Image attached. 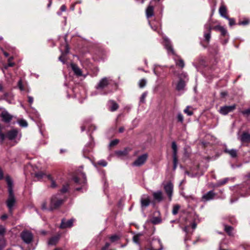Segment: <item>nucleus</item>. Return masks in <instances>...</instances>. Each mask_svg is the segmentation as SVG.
Returning a JSON list of instances; mask_svg holds the SVG:
<instances>
[{
    "label": "nucleus",
    "instance_id": "nucleus-1",
    "mask_svg": "<svg viewBox=\"0 0 250 250\" xmlns=\"http://www.w3.org/2000/svg\"><path fill=\"white\" fill-rule=\"evenodd\" d=\"M5 180L7 184L8 190L9 192V196L6 201V205L9 209L10 212H11L13 207L16 203V199L13 190V182L12 179L9 176H6Z\"/></svg>",
    "mask_w": 250,
    "mask_h": 250
},
{
    "label": "nucleus",
    "instance_id": "nucleus-2",
    "mask_svg": "<svg viewBox=\"0 0 250 250\" xmlns=\"http://www.w3.org/2000/svg\"><path fill=\"white\" fill-rule=\"evenodd\" d=\"M63 202V200L59 198L58 195H54L50 199L48 206L47 202L44 201L42 204L41 208L42 210L52 211L59 208Z\"/></svg>",
    "mask_w": 250,
    "mask_h": 250
},
{
    "label": "nucleus",
    "instance_id": "nucleus-3",
    "mask_svg": "<svg viewBox=\"0 0 250 250\" xmlns=\"http://www.w3.org/2000/svg\"><path fill=\"white\" fill-rule=\"evenodd\" d=\"M112 80L110 78L104 77L101 79L95 86L97 90H103L107 87L111 82Z\"/></svg>",
    "mask_w": 250,
    "mask_h": 250
},
{
    "label": "nucleus",
    "instance_id": "nucleus-4",
    "mask_svg": "<svg viewBox=\"0 0 250 250\" xmlns=\"http://www.w3.org/2000/svg\"><path fill=\"white\" fill-rule=\"evenodd\" d=\"M0 117L5 123H9L13 119V116L7 110L2 107H0Z\"/></svg>",
    "mask_w": 250,
    "mask_h": 250
},
{
    "label": "nucleus",
    "instance_id": "nucleus-5",
    "mask_svg": "<svg viewBox=\"0 0 250 250\" xmlns=\"http://www.w3.org/2000/svg\"><path fill=\"white\" fill-rule=\"evenodd\" d=\"M148 158V155L145 153L139 157L133 163L132 165L135 167H140L144 165Z\"/></svg>",
    "mask_w": 250,
    "mask_h": 250
},
{
    "label": "nucleus",
    "instance_id": "nucleus-6",
    "mask_svg": "<svg viewBox=\"0 0 250 250\" xmlns=\"http://www.w3.org/2000/svg\"><path fill=\"white\" fill-rule=\"evenodd\" d=\"M22 240L26 243H30L33 239L32 234L29 231H23L21 234Z\"/></svg>",
    "mask_w": 250,
    "mask_h": 250
},
{
    "label": "nucleus",
    "instance_id": "nucleus-7",
    "mask_svg": "<svg viewBox=\"0 0 250 250\" xmlns=\"http://www.w3.org/2000/svg\"><path fill=\"white\" fill-rule=\"evenodd\" d=\"M235 108V104H233L230 106H224L220 107L219 112L221 114L226 115L229 113L233 111Z\"/></svg>",
    "mask_w": 250,
    "mask_h": 250
},
{
    "label": "nucleus",
    "instance_id": "nucleus-8",
    "mask_svg": "<svg viewBox=\"0 0 250 250\" xmlns=\"http://www.w3.org/2000/svg\"><path fill=\"white\" fill-rule=\"evenodd\" d=\"M18 135H19V138H20L21 137V134L19 133V131L17 129H13L9 131L7 133L6 137L8 139L12 140L16 139Z\"/></svg>",
    "mask_w": 250,
    "mask_h": 250
},
{
    "label": "nucleus",
    "instance_id": "nucleus-9",
    "mask_svg": "<svg viewBox=\"0 0 250 250\" xmlns=\"http://www.w3.org/2000/svg\"><path fill=\"white\" fill-rule=\"evenodd\" d=\"M173 186L171 183L169 182L164 186V189L168 196L169 201L171 200Z\"/></svg>",
    "mask_w": 250,
    "mask_h": 250
},
{
    "label": "nucleus",
    "instance_id": "nucleus-10",
    "mask_svg": "<svg viewBox=\"0 0 250 250\" xmlns=\"http://www.w3.org/2000/svg\"><path fill=\"white\" fill-rule=\"evenodd\" d=\"M74 220H75L74 219H71L68 220H66L65 219H62V220L61 224L60 225V228L65 229L72 227L73 226Z\"/></svg>",
    "mask_w": 250,
    "mask_h": 250
},
{
    "label": "nucleus",
    "instance_id": "nucleus-11",
    "mask_svg": "<svg viewBox=\"0 0 250 250\" xmlns=\"http://www.w3.org/2000/svg\"><path fill=\"white\" fill-rule=\"evenodd\" d=\"M205 28L206 31L204 32V38L205 40L208 42H209L211 37V30L212 29L210 23H207L205 25Z\"/></svg>",
    "mask_w": 250,
    "mask_h": 250
},
{
    "label": "nucleus",
    "instance_id": "nucleus-12",
    "mask_svg": "<svg viewBox=\"0 0 250 250\" xmlns=\"http://www.w3.org/2000/svg\"><path fill=\"white\" fill-rule=\"evenodd\" d=\"M162 243L159 239L153 240L151 243L149 250H162Z\"/></svg>",
    "mask_w": 250,
    "mask_h": 250
},
{
    "label": "nucleus",
    "instance_id": "nucleus-13",
    "mask_svg": "<svg viewBox=\"0 0 250 250\" xmlns=\"http://www.w3.org/2000/svg\"><path fill=\"white\" fill-rule=\"evenodd\" d=\"M238 139L243 143H250V134L248 132H244L238 137Z\"/></svg>",
    "mask_w": 250,
    "mask_h": 250
},
{
    "label": "nucleus",
    "instance_id": "nucleus-14",
    "mask_svg": "<svg viewBox=\"0 0 250 250\" xmlns=\"http://www.w3.org/2000/svg\"><path fill=\"white\" fill-rule=\"evenodd\" d=\"M215 195V193L214 191L213 190H210L204 194L202 197V199L205 201H209L213 199Z\"/></svg>",
    "mask_w": 250,
    "mask_h": 250
},
{
    "label": "nucleus",
    "instance_id": "nucleus-15",
    "mask_svg": "<svg viewBox=\"0 0 250 250\" xmlns=\"http://www.w3.org/2000/svg\"><path fill=\"white\" fill-rule=\"evenodd\" d=\"M79 176L82 177V180L81 181H80L79 177H76L74 178V180L75 183L80 184H83L84 185L86 183V176L85 174L83 173H81Z\"/></svg>",
    "mask_w": 250,
    "mask_h": 250
},
{
    "label": "nucleus",
    "instance_id": "nucleus-16",
    "mask_svg": "<svg viewBox=\"0 0 250 250\" xmlns=\"http://www.w3.org/2000/svg\"><path fill=\"white\" fill-rule=\"evenodd\" d=\"M224 152L230 155V156L232 158H235L237 156V150L235 149H229L227 148H226L224 149Z\"/></svg>",
    "mask_w": 250,
    "mask_h": 250
},
{
    "label": "nucleus",
    "instance_id": "nucleus-17",
    "mask_svg": "<svg viewBox=\"0 0 250 250\" xmlns=\"http://www.w3.org/2000/svg\"><path fill=\"white\" fill-rule=\"evenodd\" d=\"M153 196L154 199L160 202L163 199V193L161 191L158 190L153 193Z\"/></svg>",
    "mask_w": 250,
    "mask_h": 250
},
{
    "label": "nucleus",
    "instance_id": "nucleus-18",
    "mask_svg": "<svg viewBox=\"0 0 250 250\" xmlns=\"http://www.w3.org/2000/svg\"><path fill=\"white\" fill-rule=\"evenodd\" d=\"M164 45L168 51H170L172 54H174V52L170 42L167 38L164 39Z\"/></svg>",
    "mask_w": 250,
    "mask_h": 250
},
{
    "label": "nucleus",
    "instance_id": "nucleus-19",
    "mask_svg": "<svg viewBox=\"0 0 250 250\" xmlns=\"http://www.w3.org/2000/svg\"><path fill=\"white\" fill-rule=\"evenodd\" d=\"M108 106L109 110L112 112L116 111L119 107L118 104L112 100L108 102Z\"/></svg>",
    "mask_w": 250,
    "mask_h": 250
},
{
    "label": "nucleus",
    "instance_id": "nucleus-20",
    "mask_svg": "<svg viewBox=\"0 0 250 250\" xmlns=\"http://www.w3.org/2000/svg\"><path fill=\"white\" fill-rule=\"evenodd\" d=\"M71 68L74 73L78 76H82V71L81 69L75 64L72 63L71 64Z\"/></svg>",
    "mask_w": 250,
    "mask_h": 250
},
{
    "label": "nucleus",
    "instance_id": "nucleus-21",
    "mask_svg": "<svg viewBox=\"0 0 250 250\" xmlns=\"http://www.w3.org/2000/svg\"><path fill=\"white\" fill-rule=\"evenodd\" d=\"M146 16L147 18L152 17L154 15V7L152 5H149L146 9Z\"/></svg>",
    "mask_w": 250,
    "mask_h": 250
},
{
    "label": "nucleus",
    "instance_id": "nucleus-22",
    "mask_svg": "<svg viewBox=\"0 0 250 250\" xmlns=\"http://www.w3.org/2000/svg\"><path fill=\"white\" fill-rule=\"evenodd\" d=\"M141 206L142 208H146L150 204L149 198L147 196L146 198H142L141 200Z\"/></svg>",
    "mask_w": 250,
    "mask_h": 250
},
{
    "label": "nucleus",
    "instance_id": "nucleus-23",
    "mask_svg": "<svg viewBox=\"0 0 250 250\" xmlns=\"http://www.w3.org/2000/svg\"><path fill=\"white\" fill-rule=\"evenodd\" d=\"M219 12L220 15L224 18H228L227 14V8L224 5H222L219 9Z\"/></svg>",
    "mask_w": 250,
    "mask_h": 250
},
{
    "label": "nucleus",
    "instance_id": "nucleus-24",
    "mask_svg": "<svg viewBox=\"0 0 250 250\" xmlns=\"http://www.w3.org/2000/svg\"><path fill=\"white\" fill-rule=\"evenodd\" d=\"M186 85V81L180 79L176 85V89L178 91L182 90Z\"/></svg>",
    "mask_w": 250,
    "mask_h": 250
},
{
    "label": "nucleus",
    "instance_id": "nucleus-25",
    "mask_svg": "<svg viewBox=\"0 0 250 250\" xmlns=\"http://www.w3.org/2000/svg\"><path fill=\"white\" fill-rule=\"evenodd\" d=\"M69 53V48L68 47V45H66L65 46V50L64 52H62V55L60 56L59 58V60L62 62L63 63H64L65 62V60L64 58V56L65 55L68 54Z\"/></svg>",
    "mask_w": 250,
    "mask_h": 250
},
{
    "label": "nucleus",
    "instance_id": "nucleus-26",
    "mask_svg": "<svg viewBox=\"0 0 250 250\" xmlns=\"http://www.w3.org/2000/svg\"><path fill=\"white\" fill-rule=\"evenodd\" d=\"M59 238L60 236L59 235L51 238L48 242V244L49 245H54L56 244L58 242Z\"/></svg>",
    "mask_w": 250,
    "mask_h": 250
},
{
    "label": "nucleus",
    "instance_id": "nucleus-27",
    "mask_svg": "<svg viewBox=\"0 0 250 250\" xmlns=\"http://www.w3.org/2000/svg\"><path fill=\"white\" fill-rule=\"evenodd\" d=\"M172 148L173 150V157H177V147L175 142L172 143Z\"/></svg>",
    "mask_w": 250,
    "mask_h": 250
},
{
    "label": "nucleus",
    "instance_id": "nucleus-28",
    "mask_svg": "<svg viewBox=\"0 0 250 250\" xmlns=\"http://www.w3.org/2000/svg\"><path fill=\"white\" fill-rule=\"evenodd\" d=\"M181 207L179 205H175L173 206V208H172V214L173 215H176L178 212V211L179 210V209Z\"/></svg>",
    "mask_w": 250,
    "mask_h": 250
},
{
    "label": "nucleus",
    "instance_id": "nucleus-29",
    "mask_svg": "<svg viewBox=\"0 0 250 250\" xmlns=\"http://www.w3.org/2000/svg\"><path fill=\"white\" fill-rule=\"evenodd\" d=\"M13 57H10L8 59V64L7 65H5L4 66V68L5 69H7V68L8 67H12V66H13L14 65H15V63L13 62H12L11 61L13 60Z\"/></svg>",
    "mask_w": 250,
    "mask_h": 250
},
{
    "label": "nucleus",
    "instance_id": "nucleus-30",
    "mask_svg": "<svg viewBox=\"0 0 250 250\" xmlns=\"http://www.w3.org/2000/svg\"><path fill=\"white\" fill-rule=\"evenodd\" d=\"M233 228L231 227L230 226H225V231L228 233L229 235H231L232 234V231Z\"/></svg>",
    "mask_w": 250,
    "mask_h": 250
},
{
    "label": "nucleus",
    "instance_id": "nucleus-31",
    "mask_svg": "<svg viewBox=\"0 0 250 250\" xmlns=\"http://www.w3.org/2000/svg\"><path fill=\"white\" fill-rule=\"evenodd\" d=\"M146 81L144 79H142L139 82V86L140 88H143L146 86Z\"/></svg>",
    "mask_w": 250,
    "mask_h": 250
},
{
    "label": "nucleus",
    "instance_id": "nucleus-32",
    "mask_svg": "<svg viewBox=\"0 0 250 250\" xmlns=\"http://www.w3.org/2000/svg\"><path fill=\"white\" fill-rule=\"evenodd\" d=\"M176 64L177 65H178L182 68H183L185 66V63L183 60L179 59L178 61L176 62Z\"/></svg>",
    "mask_w": 250,
    "mask_h": 250
},
{
    "label": "nucleus",
    "instance_id": "nucleus-33",
    "mask_svg": "<svg viewBox=\"0 0 250 250\" xmlns=\"http://www.w3.org/2000/svg\"><path fill=\"white\" fill-rule=\"evenodd\" d=\"M19 124L22 127H26L27 126V123L25 120H21L18 122Z\"/></svg>",
    "mask_w": 250,
    "mask_h": 250
},
{
    "label": "nucleus",
    "instance_id": "nucleus-34",
    "mask_svg": "<svg viewBox=\"0 0 250 250\" xmlns=\"http://www.w3.org/2000/svg\"><path fill=\"white\" fill-rule=\"evenodd\" d=\"M151 222L154 224H157L160 223L161 222V220L158 217H154L152 219Z\"/></svg>",
    "mask_w": 250,
    "mask_h": 250
},
{
    "label": "nucleus",
    "instance_id": "nucleus-35",
    "mask_svg": "<svg viewBox=\"0 0 250 250\" xmlns=\"http://www.w3.org/2000/svg\"><path fill=\"white\" fill-rule=\"evenodd\" d=\"M147 96V92H144L142 94L140 97V102L144 103L145 102V99Z\"/></svg>",
    "mask_w": 250,
    "mask_h": 250
},
{
    "label": "nucleus",
    "instance_id": "nucleus-36",
    "mask_svg": "<svg viewBox=\"0 0 250 250\" xmlns=\"http://www.w3.org/2000/svg\"><path fill=\"white\" fill-rule=\"evenodd\" d=\"M190 107L189 106H188L186 109H184V112L187 114L188 116H191L193 114V112L191 110H189V108Z\"/></svg>",
    "mask_w": 250,
    "mask_h": 250
},
{
    "label": "nucleus",
    "instance_id": "nucleus-37",
    "mask_svg": "<svg viewBox=\"0 0 250 250\" xmlns=\"http://www.w3.org/2000/svg\"><path fill=\"white\" fill-rule=\"evenodd\" d=\"M177 120L179 122L182 123L184 121V117L182 113H179L177 115Z\"/></svg>",
    "mask_w": 250,
    "mask_h": 250
},
{
    "label": "nucleus",
    "instance_id": "nucleus-38",
    "mask_svg": "<svg viewBox=\"0 0 250 250\" xmlns=\"http://www.w3.org/2000/svg\"><path fill=\"white\" fill-rule=\"evenodd\" d=\"M228 178H225L223 180L218 181V185L219 186H222V185L225 184L226 183H227L228 182Z\"/></svg>",
    "mask_w": 250,
    "mask_h": 250
},
{
    "label": "nucleus",
    "instance_id": "nucleus-39",
    "mask_svg": "<svg viewBox=\"0 0 250 250\" xmlns=\"http://www.w3.org/2000/svg\"><path fill=\"white\" fill-rule=\"evenodd\" d=\"M5 246V241L3 238L0 239V250Z\"/></svg>",
    "mask_w": 250,
    "mask_h": 250
},
{
    "label": "nucleus",
    "instance_id": "nucleus-40",
    "mask_svg": "<svg viewBox=\"0 0 250 250\" xmlns=\"http://www.w3.org/2000/svg\"><path fill=\"white\" fill-rule=\"evenodd\" d=\"M44 176V173L42 172H40L35 174V177L38 179H41Z\"/></svg>",
    "mask_w": 250,
    "mask_h": 250
},
{
    "label": "nucleus",
    "instance_id": "nucleus-41",
    "mask_svg": "<svg viewBox=\"0 0 250 250\" xmlns=\"http://www.w3.org/2000/svg\"><path fill=\"white\" fill-rule=\"evenodd\" d=\"M117 154L119 156H125L127 154V152L126 150H124L123 151H119L117 152Z\"/></svg>",
    "mask_w": 250,
    "mask_h": 250
},
{
    "label": "nucleus",
    "instance_id": "nucleus-42",
    "mask_svg": "<svg viewBox=\"0 0 250 250\" xmlns=\"http://www.w3.org/2000/svg\"><path fill=\"white\" fill-rule=\"evenodd\" d=\"M173 169L175 170L177 166L178 159L177 157H173Z\"/></svg>",
    "mask_w": 250,
    "mask_h": 250
},
{
    "label": "nucleus",
    "instance_id": "nucleus-43",
    "mask_svg": "<svg viewBox=\"0 0 250 250\" xmlns=\"http://www.w3.org/2000/svg\"><path fill=\"white\" fill-rule=\"evenodd\" d=\"M140 235H136L133 236V240L135 243L139 244L140 240Z\"/></svg>",
    "mask_w": 250,
    "mask_h": 250
},
{
    "label": "nucleus",
    "instance_id": "nucleus-44",
    "mask_svg": "<svg viewBox=\"0 0 250 250\" xmlns=\"http://www.w3.org/2000/svg\"><path fill=\"white\" fill-rule=\"evenodd\" d=\"M110 239L112 242H115L119 239V237L117 235H114L110 237Z\"/></svg>",
    "mask_w": 250,
    "mask_h": 250
},
{
    "label": "nucleus",
    "instance_id": "nucleus-45",
    "mask_svg": "<svg viewBox=\"0 0 250 250\" xmlns=\"http://www.w3.org/2000/svg\"><path fill=\"white\" fill-rule=\"evenodd\" d=\"M226 19L229 20V25L230 26L233 25H234L235 24V21H234V20L233 19L229 18L228 17V18H226Z\"/></svg>",
    "mask_w": 250,
    "mask_h": 250
},
{
    "label": "nucleus",
    "instance_id": "nucleus-46",
    "mask_svg": "<svg viewBox=\"0 0 250 250\" xmlns=\"http://www.w3.org/2000/svg\"><path fill=\"white\" fill-rule=\"evenodd\" d=\"M99 165H101V166H102L103 167H105L107 165V163L104 160H100L99 161L98 163H97Z\"/></svg>",
    "mask_w": 250,
    "mask_h": 250
},
{
    "label": "nucleus",
    "instance_id": "nucleus-47",
    "mask_svg": "<svg viewBox=\"0 0 250 250\" xmlns=\"http://www.w3.org/2000/svg\"><path fill=\"white\" fill-rule=\"evenodd\" d=\"M118 142H119L118 140L116 139V140H113L110 142L109 146H114L116 145L118 143Z\"/></svg>",
    "mask_w": 250,
    "mask_h": 250
},
{
    "label": "nucleus",
    "instance_id": "nucleus-48",
    "mask_svg": "<svg viewBox=\"0 0 250 250\" xmlns=\"http://www.w3.org/2000/svg\"><path fill=\"white\" fill-rule=\"evenodd\" d=\"M68 185H66L63 186L62 188L61 189V192L62 193H65L68 190Z\"/></svg>",
    "mask_w": 250,
    "mask_h": 250
},
{
    "label": "nucleus",
    "instance_id": "nucleus-49",
    "mask_svg": "<svg viewBox=\"0 0 250 250\" xmlns=\"http://www.w3.org/2000/svg\"><path fill=\"white\" fill-rule=\"evenodd\" d=\"M18 87L21 90L23 91L24 90V87L22 83L21 80H20L18 82Z\"/></svg>",
    "mask_w": 250,
    "mask_h": 250
},
{
    "label": "nucleus",
    "instance_id": "nucleus-50",
    "mask_svg": "<svg viewBox=\"0 0 250 250\" xmlns=\"http://www.w3.org/2000/svg\"><path fill=\"white\" fill-rule=\"evenodd\" d=\"M242 113L243 115H247V116L250 115V108H249V109H247L242 111Z\"/></svg>",
    "mask_w": 250,
    "mask_h": 250
},
{
    "label": "nucleus",
    "instance_id": "nucleus-51",
    "mask_svg": "<svg viewBox=\"0 0 250 250\" xmlns=\"http://www.w3.org/2000/svg\"><path fill=\"white\" fill-rule=\"evenodd\" d=\"M5 229L2 225H0V235H3L5 232Z\"/></svg>",
    "mask_w": 250,
    "mask_h": 250
},
{
    "label": "nucleus",
    "instance_id": "nucleus-52",
    "mask_svg": "<svg viewBox=\"0 0 250 250\" xmlns=\"http://www.w3.org/2000/svg\"><path fill=\"white\" fill-rule=\"evenodd\" d=\"M220 31L221 32L223 36H225L227 33V30L223 27L222 28H221Z\"/></svg>",
    "mask_w": 250,
    "mask_h": 250
},
{
    "label": "nucleus",
    "instance_id": "nucleus-53",
    "mask_svg": "<svg viewBox=\"0 0 250 250\" xmlns=\"http://www.w3.org/2000/svg\"><path fill=\"white\" fill-rule=\"evenodd\" d=\"M109 243H106L105 246L102 248V250H106L109 248Z\"/></svg>",
    "mask_w": 250,
    "mask_h": 250
},
{
    "label": "nucleus",
    "instance_id": "nucleus-54",
    "mask_svg": "<svg viewBox=\"0 0 250 250\" xmlns=\"http://www.w3.org/2000/svg\"><path fill=\"white\" fill-rule=\"evenodd\" d=\"M51 187L53 188H56L57 187V185L54 180L51 181Z\"/></svg>",
    "mask_w": 250,
    "mask_h": 250
},
{
    "label": "nucleus",
    "instance_id": "nucleus-55",
    "mask_svg": "<svg viewBox=\"0 0 250 250\" xmlns=\"http://www.w3.org/2000/svg\"><path fill=\"white\" fill-rule=\"evenodd\" d=\"M28 102L29 103L31 104L33 103V98L31 96H28Z\"/></svg>",
    "mask_w": 250,
    "mask_h": 250
},
{
    "label": "nucleus",
    "instance_id": "nucleus-56",
    "mask_svg": "<svg viewBox=\"0 0 250 250\" xmlns=\"http://www.w3.org/2000/svg\"><path fill=\"white\" fill-rule=\"evenodd\" d=\"M8 217L7 215L6 214H3V215H2L1 217H0V219L2 220H5L6 219H7Z\"/></svg>",
    "mask_w": 250,
    "mask_h": 250
},
{
    "label": "nucleus",
    "instance_id": "nucleus-57",
    "mask_svg": "<svg viewBox=\"0 0 250 250\" xmlns=\"http://www.w3.org/2000/svg\"><path fill=\"white\" fill-rule=\"evenodd\" d=\"M66 6L64 5H62L61 7V10L62 12H64L66 10Z\"/></svg>",
    "mask_w": 250,
    "mask_h": 250
},
{
    "label": "nucleus",
    "instance_id": "nucleus-58",
    "mask_svg": "<svg viewBox=\"0 0 250 250\" xmlns=\"http://www.w3.org/2000/svg\"><path fill=\"white\" fill-rule=\"evenodd\" d=\"M223 28L222 26H221L220 25H217L214 27V29L218 30L220 31L221 30V28Z\"/></svg>",
    "mask_w": 250,
    "mask_h": 250
},
{
    "label": "nucleus",
    "instance_id": "nucleus-59",
    "mask_svg": "<svg viewBox=\"0 0 250 250\" xmlns=\"http://www.w3.org/2000/svg\"><path fill=\"white\" fill-rule=\"evenodd\" d=\"M3 90V85L2 82H0V91L2 92Z\"/></svg>",
    "mask_w": 250,
    "mask_h": 250
},
{
    "label": "nucleus",
    "instance_id": "nucleus-60",
    "mask_svg": "<svg viewBox=\"0 0 250 250\" xmlns=\"http://www.w3.org/2000/svg\"><path fill=\"white\" fill-rule=\"evenodd\" d=\"M124 130H125V128L124 127H121L119 129V131L120 133H122L123 132H124Z\"/></svg>",
    "mask_w": 250,
    "mask_h": 250
},
{
    "label": "nucleus",
    "instance_id": "nucleus-61",
    "mask_svg": "<svg viewBox=\"0 0 250 250\" xmlns=\"http://www.w3.org/2000/svg\"><path fill=\"white\" fill-rule=\"evenodd\" d=\"M221 95L222 97H224L227 95V93L226 92H222L221 93Z\"/></svg>",
    "mask_w": 250,
    "mask_h": 250
},
{
    "label": "nucleus",
    "instance_id": "nucleus-62",
    "mask_svg": "<svg viewBox=\"0 0 250 250\" xmlns=\"http://www.w3.org/2000/svg\"><path fill=\"white\" fill-rule=\"evenodd\" d=\"M47 178H48L49 180H50V181H51V180H53V178H52V176H51V175H50V174L47 175Z\"/></svg>",
    "mask_w": 250,
    "mask_h": 250
},
{
    "label": "nucleus",
    "instance_id": "nucleus-63",
    "mask_svg": "<svg viewBox=\"0 0 250 250\" xmlns=\"http://www.w3.org/2000/svg\"><path fill=\"white\" fill-rule=\"evenodd\" d=\"M3 177V172L1 170H0V180L2 179Z\"/></svg>",
    "mask_w": 250,
    "mask_h": 250
},
{
    "label": "nucleus",
    "instance_id": "nucleus-64",
    "mask_svg": "<svg viewBox=\"0 0 250 250\" xmlns=\"http://www.w3.org/2000/svg\"><path fill=\"white\" fill-rule=\"evenodd\" d=\"M2 51L3 53V54L4 55V56L6 57H7L8 56H9V54L5 51H4V50L3 49H2Z\"/></svg>",
    "mask_w": 250,
    "mask_h": 250
}]
</instances>
